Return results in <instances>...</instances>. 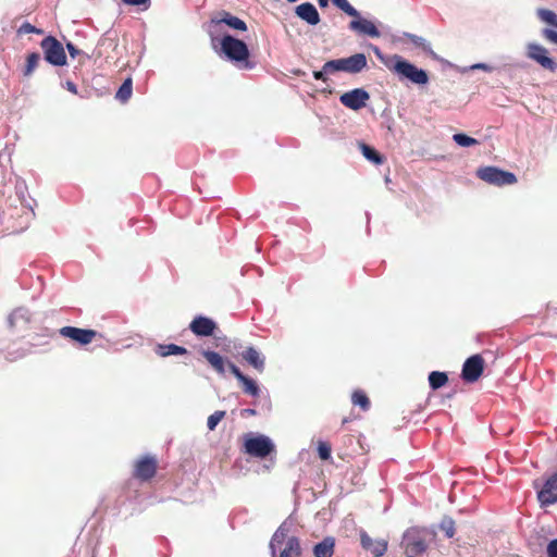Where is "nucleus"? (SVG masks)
I'll list each match as a JSON object with an SVG mask.
<instances>
[{
	"instance_id": "nucleus-1",
	"label": "nucleus",
	"mask_w": 557,
	"mask_h": 557,
	"mask_svg": "<svg viewBox=\"0 0 557 557\" xmlns=\"http://www.w3.org/2000/svg\"><path fill=\"white\" fill-rule=\"evenodd\" d=\"M287 523L283 522L271 537L269 547L272 557H301L300 540L289 536Z\"/></svg>"
},
{
	"instance_id": "nucleus-2",
	"label": "nucleus",
	"mask_w": 557,
	"mask_h": 557,
	"mask_svg": "<svg viewBox=\"0 0 557 557\" xmlns=\"http://www.w3.org/2000/svg\"><path fill=\"white\" fill-rule=\"evenodd\" d=\"M220 52L239 69L251 70L255 63L249 60L247 45L232 35H224L220 40Z\"/></svg>"
},
{
	"instance_id": "nucleus-3",
	"label": "nucleus",
	"mask_w": 557,
	"mask_h": 557,
	"mask_svg": "<svg viewBox=\"0 0 557 557\" xmlns=\"http://www.w3.org/2000/svg\"><path fill=\"white\" fill-rule=\"evenodd\" d=\"M394 61L395 63L392 70L399 76L417 85H425L429 82L428 73L424 70L418 69L412 63L404 60L400 55H394Z\"/></svg>"
},
{
	"instance_id": "nucleus-4",
	"label": "nucleus",
	"mask_w": 557,
	"mask_h": 557,
	"mask_svg": "<svg viewBox=\"0 0 557 557\" xmlns=\"http://www.w3.org/2000/svg\"><path fill=\"white\" fill-rule=\"evenodd\" d=\"M368 61L364 53H355L348 58L334 59L329 61L327 67L336 72L358 74L367 67Z\"/></svg>"
},
{
	"instance_id": "nucleus-5",
	"label": "nucleus",
	"mask_w": 557,
	"mask_h": 557,
	"mask_svg": "<svg viewBox=\"0 0 557 557\" xmlns=\"http://www.w3.org/2000/svg\"><path fill=\"white\" fill-rule=\"evenodd\" d=\"M401 545L405 554L422 556L426 549L425 532L419 528H410L403 535Z\"/></svg>"
},
{
	"instance_id": "nucleus-6",
	"label": "nucleus",
	"mask_w": 557,
	"mask_h": 557,
	"mask_svg": "<svg viewBox=\"0 0 557 557\" xmlns=\"http://www.w3.org/2000/svg\"><path fill=\"white\" fill-rule=\"evenodd\" d=\"M476 176L495 186L512 185L517 182L513 173L504 171L496 166H483L478 169Z\"/></svg>"
},
{
	"instance_id": "nucleus-7",
	"label": "nucleus",
	"mask_w": 557,
	"mask_h": 557,
	"mask_svg": "<svg viewBox=\"0 0 557 557\" xmlns=\"http://www.w3.org/2000/svg\"><path fill=\"white\" fill-rule=\"evenodd\" d=\"M40 47L45 54V60L54 65L62 66L66 63V54L62 44L53 36H47L40 42Z\"/></svg>"
},
{
	"instance_id": "nucleus-8",
	"label": "nucleus",
	"mask_w": 557,
	"mask_h": 557,
	"mask_svg": "<svg viewBox=\"0 0 557 557\" xmlns=\"http://www.w3.org/2000/svg\"><path fill=\"white\" fill-rule=\"evenodd\" d=\"M274 449L275 446L273 442L265 435H251L245 441V451L257 458H265L274 451Z\"/></svg>"
},
{
	"instance_id": "nucleus-9",
	"label": "nucleus",
	"mask_w": 557,
	"mask_h": 557,
	"mask_svg": "<svg viewBox=\"0 0 557 557\" xmlns=\"http://www.w3.org/2000/svg\"><path fill=\"white\" fill-rule=\"evenodd\" d=\"M527 57L539 63L545 70L550 72H555L557 70V62L548 57L547 49L536 42L528 44Z\"/></svg>"
},
{
	"instance_id": "nucleus-10",
	"label": "nucleus",
	"mask_w": 557,
	"mask_h": 557,
	"mask_svg": "<svg viewBox=\"0 0 557 557\" xmlns=\"http://www.w3.org/2000/svg\"><path fill=\"white\" fill-rule=\"evenodd\" d=\"M370 95L363 88H355L347 92H344L339 97V101L343 106L351 110H360L366 107L367 101L369 100Z\"/></svg>"
},
{
	"instance_id": "nucleus-11",
	"label": "nucleus",
	"mask_w": 557,
	"mask_h": 557,
	"mask_svg": "<svg viewBox=\"0 0 557 557\" xmlns=\"http://www.w3.org/2000/svg\"><path fill=\"white\" fill-rule=\"evenodd\" d=\"M483 368V358L480 355H473L463 363L461 376L466 382L473 383L482 375Z\"/></svg>"
},
{
	"instance_id": "nucleus-12",
	"label": "nucleus",
	"mask_w": 557,
	"mask_h": 557,
	"mask_svg": "<svg viewBox=\"0 0 557 557\" xmlns=\"http://www.w3.org/2000/svg\"><path fill=\"white\" fill-rule=\"evenodd\" d=\"M537 499L542 507L557 503V471L553 473L537 492Z\"/></svg>"
},
{
	"instance_id": "nucleus-13",
	"label": "nucleus",
	"mask_w": 557,
	"mask_h": 557,
	"mask_svg": "<svg viewBox=\"0 0 557 557\" xmlns=\"http://www.w3.org/2000/svg\"><path fill=\"white\" fill-rule=\"evenodd\" d=\"M157 472V460L154 457L145 456L137 460L134 467V476L140 481H148Z\"/></svg>"
},
{
	"instance_id": "nucleus-14",
	"label": "nucleus",
	"mask_w": 557,
	"mask_h": 557,
	"mask_svg": "<svg viewBox=\"0 0 557 557\" xmlns=\"http://www.w3.org/2000/svg\"><path fill=\"white\" fill-rule=\"evenodd\" d=\"M348 28L358 35L369 36L371 38L381 37V32L376 25L367 18H363L359 13V17H354L348 24Z\"/></svg>"
},
{
	"instance_id": "nucleus-15",
	"label": "nucleus",
	"mask_w": 557,
	"mask_h": 557,
	"mask_svg": "<svg viewBox=\"0 0 557 557\" xmlns=\"http://www.w3.org/2000/svg\"><path fill=\"white\" fill-rule=\"evenodd\" d=\"M60 334L63 337L71 338L81 345H87L96 337L97 332L94 330L79 329L75 326H63L60 329Z\"/></svg>"
},
{
	"instance_id": "nucleus-16",
	"label": "nucleus",
	"mask_w": 557,
	"mask_h": 557,
	"mask_svg": "<svg viewBox=\"0 0 557 557\" xmlns=\"http://www.w3.org/2000/svg\"><path fill=\"white\" fill-rule=\"evenodd\" d=\"M360 544L363 549L370 552L373 557H382L387 550V541L373 540L366 531H360Z\"/></svg>"
},
{
	"instance_id": "nucleus-17",
	"label": "nucleus",
	"mask_w": 557,
	"mask_h": 557,
	"mask_svg": "<svg viewBox=\"0 0 557 557\" xmlns=\"http://www.w3.org/2000/svg\"><path fill=\"white\" fill-rule=\"evenodd\" d=\"M216 327L213 320L198 315L189 324L190 331L197 336H211Z\"/></svg>"
},
{
	"instance_id": "nucleus-18",
	"label": "nucleus",
	"mask_w": 557,
	"mask_h": 557,
	"mask_svg": "<svg viewBox=\"0 0 557 557\" xmlns=\"http://www.w3.org/2000/svg\"><path fill=\"white\" fill-rule=\"evenodd\" d=\"M295 13L299 18L312 26L319 24L321 21L317 8L310 2H304L297 5Z\"/></svg>"
},
{
	"instance_id": "nucleus-19",
	"label": "nucleus",
	"mask_w": 557,
	"mask_h": 557,
	"mask_svg": "<svg viewBox=\"0 0 557 557\" xmlns=\"http://www.w3.org/2000/svg\"><path fill=\"white\" fill-rule=\"evenodd\" d=\"M32 320V313L24 307L16 308L8 318L10 327L24 330Z\"/></svg>"
},
{
	"instance_id": "nucleus-20",
	"label": "nucleus",
	"mask_w": 557,
	"mask_h": 557,
	"mask_svg": "<svg viewBox=\"0 0 557 557\" xmlns=\"http://www.w3.org/2000/svg\"><path fill=\"white\" fill-rule=\"evenodd\" d=\"M220 15H221L220 18L211 21V27L215 28L220 24H225L228 27L236 29V30H240V32L247 30V24L242 18H239L235 15H232L231 13H228L226 11L221 12Z\"/></svg>"
},
{
	"instance_id": "nucleus-21",
	"label": "nucleus",
	"mask_w": 557,
	"mask_h": 557,
	"mask_svg": "<svg viewBox=\"0 0 557 557\" xmlns=\"http://www.w3.org/2000/svg\"><path fill=\"white\" fill-rule=\"evenodd\" d=\"M242 357L247 363H249L251 367H253L257 371L262 372L264 370L265 358L255 347L250 346V347L246 348L242 352Z\"/></svg>"
},
{
	"instance_id": "nucleus-22",
	"label": "nucleus",
	"mask_w": 557,
	"mask_h": 557,
	"mask_svg": "<svg viewBox=\"0 0 557 557\" xmlns=\"http://www.w3.org/2000/svg\"><path fill=\"white\" fill-rule=\"evenodd\" d=\"M203 357L209 364L221 375L226 371L227 360H225L219 352L213 350H203Z\"/></svg>"
},
{
	"instance_id": "nucleus-23",
	"label": "nucleus",
	"mask_w": 557,
	"mask_h": 557,
	"mask_svg": "<svg viewBox=\"0 0 557 557\" xmlns=\"http://www.w3.org/2000/svg\"><path fill=\"white\" fill-rule=\"evenodd\" d=\"M335 539L326 536L313 546L314 557H332L334 554Z\"/></svg>"
},
{
	"instance_id": "nucleus-24",
	"label": "nucleus",
	"mask_w": 557,
	"mask_h": 557,
	"mask_svg": "<svg viewBox=\"0 0 557 557\" xmlns=\"http://www.w3.org/2000/svg\"><path fill=\"white\" fill-rule=\"evenodd\" d=\"M188 351L185 347L176 344H159L156 347V354L160 357H169L174 355H186Z\"/></svg>"
},
{
	"instance_id": "nucleus-25",
	"label": "nucleus",
	"mask_w": 557,
	"mask_h": 557,
	"mask_svg": "<svg viewBox=\"0 0 557 557\" xmlns=\"http://www.w3.org/2000/svg\"><path fill=\"white\" fill-rule=\"evenodd\" d=\"M404 36L408 38L411 44H413L417 47H420L425 53L435 58V53L432 50L431 44L425 38L411 33H404Z\"/></svg>"
},
{
	"instance_id": "nucleus-26",
	"label": "nucleus",
	"mask_w": 557,
	"mask_h": 557,
	"mask_svg": "<svg viewBox=\"0 0 557 557\" xmlns=\"http://www.w3.org/2000/svg\"><path fill=\"white\" fill-rule=\"evenodd\" d=\"M132 90H133V83H132V78L128 77L123 82V84L117 89V91L115 94V98L120 102L125 103L131 98Z\"/></svg>"
},
{
	"instance_id": "nucleus-27",
	"label": "nucleus",
	"mask_w": 557,
	"mask_h": 557,
	"mask_svg": "<svg viewBox=\"0 0 557 557\" xmlns=\"http://www.w3.org/2000/svg\"><path fill=\"white\" fill-rule=\"evenodd\" d=\"M448 381L445 372L433 371L429 374V384L432 389H438L444 386Z\"/></svg>"
},
{
	"instance_id": "nucleus-28",
	"label": "nucleus",
	"mask_w": 557,
	"mask_h": 557,
	"mask_svg": "<svg viewBox=\"0 0 557 557\" xmlns=\"http://www.w3.org/2000/svg\"><path fill=\"white\" fill-rule=\"evenodd\" d=\"M361 152L363 157L373 162L374 164H382L383 163V157L372 147L360 144Z\"/></svg>"
},
{
	"instance_id": "nucleus-29",
	"label": "nucleus",
	"mask_w": 557,
	"mask_h": 557,
	"mask_svg": "<svg viewBox=\"0 0 557 557\" xmlns=\"http://www.w3.org/2000/svg\"><path fill=\"white\" fill-rule=\"evenodd\" d=\"M536 15L542 22L557 28V14L554 11L548 9H539L536 11Z\"/></svg>"
},
{
	"instance_id": "nucleus-30",
	"label": "nucleus",
	"mask_w": 557,
	"mask_h": 557,
	"mask_svg": "<svg viewBox=\"0 0 557 557\" xmlns=\"http://www.w3.org/2000/svg\"><path fill=\"white\" fill-rule=\"evenodd\" d=\"M239 382L243 384L244 392L252 397H258L260 394V388L258 384L247 375L244 379H240Z\"/></svg>"
},
{
	"instance_id": "nucleus-31",
	"label": "nucleus",
	"mask_w": 557,
	"mask_h": 557,
	"mask_svg": "<svg viewBox=\"0 0 557 557\" xmlns=\"http://www.w3.org/2000/svg\"><path fill=\"white\" fill-rule=\"evenodd\" d=\"M41 57L38 52H32L27 55L24 76H29L38 66Z\"/></svg>"
},
{
	"instance_id": "nucleus-32",
	"label": "nucleus",
	"mask_w": 557,
	"mask_h": 557,
	"mask_svg": "<svg viewBox=\"0 0 557 557\" xmlns=\"http://www.w3.org/2000/svg\"><path fill=\"white\" fill-rule=\"evenodd\" d=\"M333 4L351 17H359V11L348 0H332Z\"/></svg>"
},
{
	"instance_id": "nucleus-33",
	"label": "nucleus",
	"mask_w": 557,
	"mask_h": 557,
	"mask_svg": "<svg viewBox=\"0 0 557 557\" xmlns=\"http://www.w3.org/2000/svg\"><path fill=\"white\" fill-rule=\"evenodd\" d=\"M351 401L355 406H360L362 410L367 411L370 408V400L362 391L354 392Z\"/></svg>"
},
{
	"instance_id": "nucleus-34",
	"label": "nucleus",
	"mask_w": 557,
	"mask_h": 557,
	"mask_svg": "<svg viewBox=\"0 0 557 557\" xmlns=\"http://www.w3.org/2000/svg\"><path fill=\"white\" fill-rule=\"evenodd\" d=\"M440 529L446 537L451 539L455 535V521L450 517H444L440 523Z\"/></svg>"
},
{
	"instance_id": "nucleus-35",
	"label": "nucleus",
	"mask_w": 557,
	"mask_h": 557,
	"mask_svg": "<svg viewBox=\"0 0 557 557\" xmlns=\"http://www.w3.org/2000/svg\"><path fill=\"white\" fill-rule=\"evenodd\" d=\"M454 141L461 147H471L478 145V140L463 133H458L453 136Z\"/></svg>"
},
{
	"instance_id": "nucleus-36",
	"label": "nucleus",
	"mask_w": 557,
	"mask_h": 557,
	"mask_svg": "<svg viewBox=\"0 0 557 557\" xmlns=\"http://www.w3.org/2000/svg\"><path fill=\"white\" fill-rule=\"evenodd\" d=\"M226 412L224 410L214 411L212 414L208 417L207 426L210 431H213L220 421L225 417Z\"/></svg>"
},
{
	"instance_id": "nucleus-37",
	"label": "nucleus",
	"mask_w": 557,
	"mask_h": 557,
	"mask_svg": "<svg viewBox=\"0 0 557 557\" xmlns=\"http://www.w3.org/2000/svg\"><path fill=\"white\" fill-rule=\"evenodd\" d=\"M327 65H329V61L323 64L321 70L314 71L313 72V78L317 79V81L326 82L327 81V76L334 74L333 70H330L327 67Z\"/></svg>"
},
{
	"instance_id": "nucleus-38",
	"label": "nucleus",
	"mask_w": 557,
	"mask_h": 557,
	"mask_svg": "<svg viewBox=\"0 0 557 557\" xmlns=\"http://www.w3.org/2000/svg\"><path fill=\"white\" fill-rule=\"evenodd\" d=\"M318 454L322 460H329L331 458V446L325 442H319Z\"/></svg>"
},
{
	"instance_id": "nucleus-39",
	"label": "nucleus",
	"mask_w": 557,
	"mask_h": 557,
	"mask_svg": "<svg viewBox=\"0 0 557 557\" xmlns=\"http://www.w3.org/2000/svg\"><path fill=\"white\" fill-rule=\"evenodd\" d=\"M18 34H32V33H35V34H42V30L35 27L34 25H32L30 23L28 22H24L18 30H17Z\"/></svg>"
},
{
	"instance_id": "nucleus-40",
	"label": "nucleus",
	"mask_w": 557,
	"mask_h": 557,
	"mask_svg": "<svg viewBox=\"0 0 557 557\" xmlns=\"http://www.w3.org/2000/svg\"><path fill=\"white\" fill-rule=\"evenodd\" d=\"M228 370L234 374V376L239 381L240 379H244L245 374L239 370L237 366H235L233 362L227 361Z\"/></svg>"
},
{
	"instance_id": "nucleus-41",
	"label": "nucleus",
	"mask_w": 557,
	"mask_h": 557,
	"mask_svg": "<svg viewBox=\"0 0 557 557\" xmlns=\"http://www.w3.org/2000/svg\"><path fill=\"white\" fill-rule=\"evenodd\" d=\"M543 36L552 41L553 44L557 45V32L554 29L545 28L543 30Z\"/></svg>"
},
{
	"instance_id": "nucleus-42",
	"label": "nucleus",
	"mask_w": 557,
	"mask_h": 557,
	"mask_svg": "<svg viewBox=\"0 0 557 557\" xmlns=\"http://www.w3.org/2000/svg\"><path fill=\"white\" fill-rule=\"evenodd\" d=\"M548 557H557V539L549 542L547 546Z\"/></svg>"
},
{
	"instance_id": "nucleus-43",
	"label": "nucleus",
	"mask_w": 557,
	"mask_h": 557,
	"mask_svg": "<svg viewBox=\"0 0 557 557\" xmlns=\"http://www.w3.org/2000/svg\"><path fill=\"white\" fill-rule=\"evenodd\" d=\"M122 1L128 5H147L150 3V0H122Z\"/></svg>"
},
{
	"instance_id": "nucleus-44",
	"label": "nucleus",
	"mask_w": 557,
	"mask_h": 557,
	"mask_svg": "<svg viewBox=\"0 0 557 557\" xmlns=\"http://www.w3.org/2000/svg\"><path fill=\"white\" fill-rule=\"evenodd\" d=\"M472 70H483L485 72H492L493 66L486 64V63H476L471 66Z\"/></svg>"
},
{
	"instance_id": "nucleus-45",
	"label": "nucleus",
	"mask_w": 557,
	"mask_h": 557,
	"mask_svg": "<svg viewBox=\"0 0 557 557\" xmlns=\"http://www.w3.org/2000/svg\"><path fill=\"white\" fill-rule=\"evenodd\" d=\"M66 48L72 58H75L79 54V50L72 42H67Z\"/></svg>"
},
{
	"instance_id": "nucleus-46",
	"label": "nucleus",
	"mask_w": 557,
	"mask_h": 557,
	"mask_svg": "<svg viewBox=\"0 0 557 557\" xmlns=\"http://www.w3.org/2000/svg\"><path fill=\"white\" fill-rule=\"evenodd\" d=\"M256 414H257V411H256V409H253V408H245V409H243V410L240 411V416H242L243 418H245V417H250V416H256Z\"/></svg>"
},
{
	"instance_id": "nucleus-47",
	"label": "nucleus",
	"mask_w": 557,
	"mask_h": 557,
	"mask_svg": "<svg viewBox=\"0 0 557 557\" xmlns=\"http://www.w3.org/2000/svg\"><path fill=\"white\" fill-rule=\"evenodd\" d=\"M65 88H66L70 92H72V94H74V95H76V94H77V86H76L73 82H71V81H67V82L65 83Z\"/></svg>"
},
{
	"instance_id": "nucleus-48",
	"label": "nucleus",
	"mask_w": 557,
	"mask_h": 557,
	"mask_svg": "<svg viewBox=\"0 0 557 557\" xmlns=\"http://www.w3.org/2000/svg\"><path fill=\"white\" fill-rule=\"evenodd\" d=\"M24 356H25V352H24V351L18 352L16 356H12V354H9L8 359H9L10 361H14V360H16V359H18V358H22V357H24Z\"/></svg>"
},
{
	"instance_id": "nucleus-49",
	"label": "nucleus",
	"mask_w": 557,
	"mask_h": 557,
	"mask_svg": "<svg viewBox=\"0 0 557 557\" xmlns=\"http://www.w3.org/2000/svg\"><path fill=\"white\" fill-rule=\"evenodd\" d=\"M372 49H373V52L375 53V55H376L379 59H383L382 51L380 50V48H379V47L373 46V47H372Z\"/></svg>"
},
{
	"instance_id": "nucleus-50",
	"label": "nucleus",
	"mask_w": 557,
	"mask_h": 557,
	"mask_svg": "<svg viewBox=\"0 0 557 557\" xmlns=\"http://www.w3.org/2000/svg\"><path fill=\"white\" fill-rule=\"evenodd\" d=\"M318 3L321 8H326L329 4V0H318Z\"/></svg>"
},
{
	"instance_id": "nucleus-51",
	"label": "nucleus",
	"mask_w": 557,
	"mask_h": 557,
	"mask_svg": "<svg viewBox=\"0 0 557 557\" xmlns=\"http://www.w3.org/2000/svg\"><path fill=\"white\" fill-rule=\"evenodd\" d=\"M405 557H419V556L410 555V554H405Z\"/></svg>"
},
{
	"instance_id": "nucleus-52",
	"label": "nucleus",
	"mask_w": 557,
	"mask_h": 557,
	"mask_svg": "<svg viewBox=\"0 0 557 557\" xmlns=\"http://www.w3.org/2000/svg\"><path fill=\"white\" fill-rule=\"evenodd\" d=\"M288 2H296L297 0H287Z\"/></svg>"
}]
</instances>
